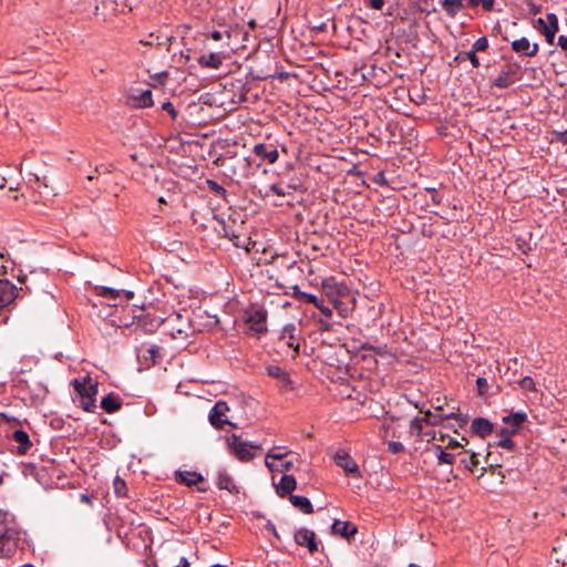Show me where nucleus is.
I'll use <instances>...</instances> for the list:
<instances>
[{"mask_svg":"<svg viewBox=\"0 0 567 567\" xmlns=\"http://www.w3.org/2000/svg\"><path fill=\"white\" fill-rule=\"evenodd\" d=\"M20 532L9 519V515L0 511V557H11L19 545Z\"/></svg>","mask_w":567,"mask_h":567,"instance_id":"nucleus-1","label":"nucleus"},{"mask_svg":"<svg viewBox=\"0 0 567 567\" xmlns=\"http://www.w3.org/2000/svg\"><path fill=\"white\" fill-rule=\"evenodd\" d=\"M71 384L79 395L80 406L86 412H93L96 408L97 382L86 375L73 379Z\"/></svg>","mask_w":567,"mask_h":567,"instance_id":"nucleus-2","label":"nucleus"},{"mask_svg":"<svg viewBox=\"0 0 567 567\" xmlns=\"http://www.w3.org/2000/svg\"><path fill=\"white\" fill-rule=\"evenodd\" d=\"M227 445L230 453L240 462H249L255 458L252 450H260L261 446L252 442L243 441L237 434H231L227 439Z\"/></svg>","mask_w":567,"mask_h":567,"instance_id":"nucleus-3","label":"nucleus"},{"mask_svg":"<svg viewBox=\"0 0 567 567\" xmlns=\"http://www.w3.org/2000/svg\"><path fill=\"white\" fill-rule=\"evenodd\" d=\"M228 411L229 408L225 401H217L209 412L210 424L218 430H221L226 424L236 427V424L226 416Z\"/></svg>","mask_w":567,"mask_h":567,"instance_id":"nucleus-4","label":"nucleus"},{"mask_svg":"<svg viewBox=\"0 0 567 567\" xmlns=\"http://www.w3.org/2000/svg\"><path fill=\"white\" fill-rule=\"evenodd\" d=\"M267 311L261 308H252L247 311L246 322L249 328L257 333L267 331L266 327Z\"/></svg>","mask_w":567,"mask_h":567,"instance_id":"nucleus-5","label":"nucleus"},{"mask_svg":"<svg viewBox=\"0 0 567 567\" xmlns=\"http://www.w3.org/2000/svg\"><path fill=\"white\" fill-rule=\"evenodd\" d=\"M293 539L299 546L306 547L310 554L318 551V542L315 532L301 527L295 532Z\"/></svg>","mask_w":567,"mask_h":567,"instance_id":"nucleus-6","label":"nucleus"},{"mask_svg":"<svg viewBox=\"0 0 567 567\" xmlns=\"http://www.w3.org/2000/svg\"><path fill=\"white\" fill-rule=\"evenodd\" d=\"M334 463L341 467L347 475L361 477V472L357 462L346 452H338L334 455Z\"/></svg>","mask_w":567,"mask_h":567,"instance_id":"nucleus-7","label":"nucleus"},{"mask_svg":"<svg viewBox=\"0 0 567 567\" xmlns=\"http://www.w3.org/2000/svg\"><path fill=\"white\" fill-rule=\"evenodd\" d=\"M18 296V288L11 281L0 279V310L13 302Z\"/></svg>","mask_w":567,"mask_h":567,"instance_id":"nucleus-8","label":"nucleus"},{"mask_svg":"<svg viewBox=\"0 0 567 567\" xmlns=\"http://www.w3.org/2000/svg\"><path fill=\"white\" fill-rule=\"evenodd\" d=\"M511 48L515 53L524 56H535L539 51L538 43H532L525 37L512 41Z\"/></svg>","mask_w":567,"mask_h":567,"instance_id":"nucleus-9","label":"nucleus"},{"mask_svg":"<svg viewBox=\"0 0 567 567\" xmlns=\"http://www.w3.org/2000/svg\"><path fill=\"white\" fill-rule=\"evenodd\" d=\"M296 332V326L293 323H288L282 328L281 334L279 337V342L290 348L293 351V353L299 352L300 346L299 338L297 337Z\"/></svg>","mask_w":567,"mask_h":567,"instance_id":"nucleus-10","label":"nucleus"},{"mask_svg":"<svg viewBox=\"0 0 567 567\" xmlns=\"http://www.w3.org/2000/svg\"><path fill=\"white\" fill-rule=\"evenodd\" d=\"M254 154L270 164H274L278 161L279 153L272 145H266L264 143H258L254 146Z\"/></svg>","mask_w":567,"mask_h":567,"instance_id":"nucleus-11","label":"nucleus"},{"mask_svg":"<svg viewBox=\"0 0 567 567\" xmlns=\"http://www.w3.org/2000/svg\"><path fill=\"white\" fill-rule=\"evenodd\" d=\"M297 487V481L295 476L284 474L280 481L276 484V493L279 497L284 498L290 496V493Z\"/></svg>","mask_w":567,"mask_h":567,"instance_id":"nucleus-12","label":"nucleus"},{"mask_svg":"<svg viewBox=\"0 0 567 567\" xmlns=\"http://www.w3.org/2000/svg\"><path fill=\"white\" fill-rule=\"evenodd\" d=\"M291 452L286 450V447L282 446H275L271 450L268 451L265 457V465L269 471H274L275 468V462L274 461H282L287 458L288 455H290Z\"/></svg>","mask_w":567,"mask_h":567,"instance_id":"nucleus-13","label":"nucleus"},{"mask_svg":"<svg viewBox=\"0 0 567 567\" xmlns=\"http://www.w3.org/2000/svg\"><path fill=\"white\" fill-rule=\"evenodd\" d=\"M267 373L269 377L277 379L284 390H290L292 388L289 374L279 365L267 367Z\"/></svg>","mask_w":567,"mask_h":567,"instance_id":"nucleus-14","label":"nucleus"},{"mask_svg":"<svg viewBox=\"0 0 567 567\" xmlns=\"http://www.w3.org/2000/svg\"><path fill=\"white\" fill-rule=\"evenodd\" d=\"M471 430L480 437H486L493 432V424L485 417H475L472 421Z\"/></svg>","mask_w":567,"mask_h":567,"instance_id":"nucleus-15","label":"nucleus"},{"mask_svg":"<svg viewBox=\"0 0 567 567\" xmlns=\"http://www.w3.org/2000/svg\"><path fill=\"white\" fill-rule=\"evenodd\" d=\"M95 290L99 296L106 298V299H111V300H116L122 295H125L126 300H130L133 298L132 291L113 289V288L105 287V286H97V287H95Z\"/></svg>","mask_w":567,"mask_h":567,"instance_id":"nucleus-16","label":"nucleus"},{"mask_svg":"<svg viewBox=\"0 0 567 567\" xmlns=\"http://www.w3.org/2000/svg\"><path fill=\"white\" fill-rule=\"evenodd\" d=\"M216 484L220 489H227L229 493H238V487L226 470H219L217 472Z\"/></svg>","mask_w":567,"mask_h":567,"instance_id":"nucleus-17","label":"nucleus"},{"mask_svg":"<svg viewBox=\"0 0 567 567\" xmlns=\"http://www.w3.org/2000/svg\"><path fill=\"white\" fill-rule=\"evenodd\" d=\"M12 439L16 443H18V452L20 454H25L28 450L31 447L32 443L30 442L29 435L23 430H16L12 433Z\"/></svg>","mask_w":567,"mask_h":567,"instance_id":"nucleus-18","label":"nucleus"},{"mask_svg":"<svg viewBox=\"0 0 567 567\" xmlns=\"http://www.w3.org/2000/svg\"><path fill=\"white\" fill-rule=\"evenodd\" d=\"M289 501L295 508L299 509L303 514H311L313 512V506L308 497L290 495Z\"/></svg>","mask_w":567,"mask_h":567,"instance_id":"nucleus-19","label":"nucleus"},{"mask_svg":"<svg viewBox=\"0 0 567 567\" xmlns=\"http://www.w3.org/2000/svg\"><path fill=\"white\" fill-rule=\"evenodd\" d=\"M121 406H122L121 399L113 393H109L101 401V408L107 413H114V412L118 411L121 409Z\"/></svg>","mask_w":567,"mask_h":567,"instance_id":"nucleus-20","label":"nucleus"},{"mask_svg":"<svg viewBox=\"0 0 567 567\" xmlns=\"http://www.w3.org/2000/svg\"><path fill=\"white\" fill-rule=\"evenodd\" d=\"M332 532L337 535L349 538L357 533V528L349 522L336 520L332 524Z\"/></svg>","mask_w":567,"mask_h":567,"instance_id":"nucleus-21","label":"nucleus"},{"mask_svg":"<svg viewBox=\"0 0 567 567\" xmlns=\"http://www.w3.org/2000/svg\"><path fill=\"white\" fill-rule=\"evenodd\" d=\"M177 480L186 486H193L202 482L204 477L197 472L179 471L177 472Z\"/></svg>","mask_w":567,"mask_h":567,"instance_id":"nucleus-22","label":"nucleus"},{"mask_svg":"<svg viewBox=\"0 0 567 567\" xmlns=\"http://www.w3.org/2000/svg\"><path fill=\"white\" fill-rule=\"evenodd\" d=\"M514 71L512 68H506L501 72V74L494 80V86L498 89H506L513 84V76Z\"/></svg>","mask_w":567,"mask_h":567,"instance_id":"nucleus-23","label":"nucleus"},{"mask_svg":"<svg viewBox=\"0 0 567 567\" xmlns=\"http://www.w3.org/2000/svg\"><path fill=\"white\" fill-rule=\"evenodd\" d=\"M198 63L206 68L218 69L223 63V59L218 53H208L202 55L198 59Z\"/></svg>","mask_w":567,"mask_h":567,"instance_id":"nucleus-24","label":"nucleus"},{"mask_svg":"<svg viewBox=\"0 0 567 567\" xmlns=\"http://www.w3.org/2000/svg\"><path fill=\"white\" fill-rule=\"evenodd\" d=\"M56 308V300L54 296L48 291H42L39 296V305L37 309L40 310H52Z\"/></svg>","mask_w":567,"mask_h":567,"instance_id":"nucleus-25","label":"nucleus"},{"mask_svg":"<svg viewBox=\"0 0 567 567\" xmlns=\"http://www.w3.org/2000/svg\"><path fill=\"white\" fill-rule=\"evenodd\" d=\"M554 22H555V24H558L557 16L555 13H547L546 19L538 18L535 21L534 27L543 34V33L547 32V30L550 29V27L553 25Z\"/></svg>","mask_w":567,"mask_h":567,"instance_id":"nucleus-26","label":"nucleus"},{"mask_svg":"<svg viewBox=\"0 0 567 567\" xmlns=\"http://www.w3.org/2000/svg\"><path fill=\"white\" fill-rule=\"evenodd\" d=\"M527 414L523 411L511 413L503 417V422L513 429L518 430V427L526 421Z\"/></svg>","mask_w":567,"mask_h":567,"instance_id":"nucleus-27","label":"nucleus"},{"mask_svg":"<svg viewBox=\"0 0 567 567\" xmlns=\"http://www.w3.org/2000/svg\"><path fill=\"white\" fill-rule=\"evenodd\" d=\"M441 4L445 12L452 18L464 9L463 0H441Z\"/></svg>","mask_w":567,"mask_h":567,"instance_id":"nucleus-28","label":"nucleus"},{"mask_svg":"<svg viewBox=\"0 0 567 567\" xmlns=\"http://www.w3.org/2000/svg\"><path fill=\"white\" fill-rule=\"evenodd\" d=\"M464 454H465V456L461 460V463L467 470H470L471 472H474L480 465V460H478L480 453L465 451Z\"/></svg>","mask_w":567,"mask_h":567,"instance_id":"nucleus-29","label":"nucleus"},{"mask_svg":"<svg viewBox=\"0 0 567 567\" xmlns=\"http://www.w3.org/2000/svg\"><path fill=\"white\" fill-rule=\"evenodd\" d=\"M113 487L114 492L118 497H123L126 495L127 487L124 480H122L120 476H116L113 481Z\"/></svg>","mask_w":567,"mask_h":567,"instance_id":"nucleus-30","label":"nucleus"},{"mask_svg":"<svg viewBox=\"0 0 567 567\" xmlns=\"http://www.w3.org/2000/svg\"><path fill=\"white\" fill-rule=\"evenodd\" d=\"M435 450L437 452L436 456L439 458L440 464H453V462H454L453 454L444 452L440 445H435Z\"/></svg>","mask_w":567,"mask_h":567,"instance_id":"nucleus-31","label":"nucleus"},{"mask_svg":"<svg viewBox=\"0 0 567 567\" xmlns=\"http://www.w3.org/2000/svg\"><path fill=\"white\" fill-rule=\"evenodd\" d=\"M426 420V417H414L410 424V432L412 435L421 436L422 435V423Z\"/></svg>","mask_w":567,"mask_h":567,"instance_id":"nucleus-32","label":"nucleus"},{"mask_svg":"<svg viewBox=\"0 0 567 567\" xmlns=\"http://www.w3.org/2000/svg\"><path fill=\"white\" fill-rule=\"evenodd\" d=\"M153 105L152 91L145 90L141 93L138 97V106L148 107Z\"/></svg>","mask_w":567,"mask_h":567,"instance_id":"nucleus-33","label":"nucleus"},{"mask_svg":"<svg viewBox=\"0 0 567 567\" xmlns=\"http://www.w3.org/2000/svg\"><path fill=\"white\" fill-rule=\"evenodd\" d=\"M518 385L520 389L525 391H536V384L530 377H524L518 381Z\"/></svg>","mask_w":567,"mask_h":567,"instance_id":"nucleus-34","label":"nucleus"},{"mask_svg":"<svg viewBox=\"0 0 567 567\" xmlns=\"http://www.w3.org/2000/svg\"><path fill=\"white\" fill-rule=\"evenodd\" d=\"M279 463H275V468L272 472H286L290 471L293 467V461L292 460H282L278 461Z\"/></svg>","mask_w":567,"mask_h":567,"instance_id":"nucleus-35","label":"nucleus"},{"mask_svg":"<svg viewBox=\"0 0 567 567\" xmlns=\"http://www.w3.org/2000/svg\"><path fill=\"white\" fill-rule=\"evenodd\" d=\"M299 298L301 301L311 303L315 307H317V305H319L321 302V300L316 295L308 293V292H299Z\"/></svg>","mask_w":567,"mask_h":567,"instance_id":"nucleus-36","label":"nucleus"},{"mask_svg":"<svg viewBox=\"0 0 567 567\" xmlns=\"http://www.w3.org/2000/svg\"><path fill=\"white\" fill-rule=\"evenodd\" d=\"M558 29H559V25L555 24V22H554L553 25L550 27V29L547 30V32L543 33V35L545 37L546 42L548 44H553L554 43L555 35H556Z\"/></svg>","mask_w":567,"mask_h":567,"instance_id":"nucleus-37","label":"nucleus"},{"mask_svg":"<svg viewBox=\"0 0 567 567\" xmlns=\"http://www.w3.org/2000/svg\"><path fill=\"white\" fill-rule=\"evenodd\" d=\"M207 184H208L209 189L212 192H214L215 194L220 195V196L226 195V189L223 186H220L217 182L208 179Z\"/></svg>","mask_w":567,"mask_h":567,"instance_id":"nucleus-38","label":"nucleus"},{"mask_svg":"<svg viewBox=\"0 0 567 567\" xmlns=\"http://www.w3.org/2000/svg\"><path fill=\"white\" fill-rule=\"evenodd\" d=\"M488 47V41L485 37L478 38L473 44V51H484Z\"/></svg>","mask_w":567,"mask_h":567,"instance_id":"nucleus-39","label":"nucleus"},{"mask_svg":"<svg viewBox=\"0 0 567 567\" xmlns=\"http://www.w3.org/2000/svg\"><path fill=\"white\" fill-rule=\"evenodd\" d=\"M388 450L392 454H398L404 450V446L401 442L391 441L388 443Z\"/></svg>","mask_w":567,"mask_h":567,"instance_id":"nucleus-40","label":"nucleus"},{"mask_svg":"<svg viewBox=\"0 0 567 567\" xmlns=\"http://www.w3.org/2000/svg\"><path fill=\"white\" fill-rule=\"evenodd\" d=\"M476 385L480 394H485L488 390V383L485 378H477Z\"/></svg>","mask_w":567,"mask_h":567,"instance_id":"nucleus-41","label":"nucleus"},{"mask_svg":"<svg viewBox=\"0 0 567 567\" xmlns=\"http://www.w3.org/2000/svg\"><path fill=\"white\" fill-rule=\"evenodd\" d=\"M516 432H517V431H516V429H513L512 426H509V425H508L507 427H502V429L498 431L497 435H498L499 437H509V439H512V436H513Z\"/></svg>","mask_w":567,"mask_h":567,"instance_id":"nucleus-42","label":"nucleus"},{"mask_svg":"<svg viewBox=\"0 0 567 567\" xmlns=\"http://www.w3.org/2000/svg\"><path fill=\"white\" fill-rule=\"evenodd\" d=\"M112 169H113V165H111V164H100L99 166L95 167L94 173L97 175L109 174L112 172Z\"/></svg>","mask_w":567,"mask_h":567,"instance_id":"nucleus-43","label":"nucleus"},{"mask_svg":"<svg viewBox=\"0 0 567 567\" xmlns=\"http://www.w3.org/2000/svg\"><path fill=\"white\" fill-rule=\"evenodd\" d=\"M497 444H498V446H501L503 449H507V450H512L515 445L513 440L509 437H499V441Z\"/></svg>","mask_w":567,"mask_h":567,"instance_id":"nucleus-44","label":"nucleus"},{"mask_svg":"<svg viewBox=\"0 0 567 567\" xmlns=\"http://www.w3.org/2000/svg\"><path fill=\"white\" fill-rule=\"evenodd\" d=\"M465 56L471 61L473 68L480 66V59L477 58L475 51L471 50V51L466 52Z\"/></svg>","mask_w":567,"mask_h":567,"instance_id":"nucleus-45","label":"nucleus"},{"mask_svg":"<svg viewBox=\"0 0 567 567\" xmlns=\"http://www.w3.org/2000/svg\"><path fill=\"white\" fill-rule=\"evenodd\" d=\"M269 190H270L272 194H275V195H277V196H280V197H284V196H286V195L288 194V193H287V192H285V190H284V188H282L280 185H278V184H272V185H270Z\"/></svg>","mask_w":567,"mask_h":567,"instance_id":"nucleus-46","label":"nucleus"},{"mask_svg":"<svg viewBox=\"0 0 567 567\" xmlns=\"http://www.w3.org/2000/svg\"><path fill=\"white\" fill-rule=\"evenodd\" d=\"M316 308L319 309L321 311V313L324 315L327 318L332 317V310L330 308L326 307L322 301L319 305H317Z\"/></svg>","mask_w":567,"mask_h":567,"instance_id":"nucleus-47","label":"nucleus"},{"mask_svg":"<svg viewBox=\"0 0 567 567\" xmlns=\"http://www.w3.org/2000/svg\"><path fill=\"white\" fill-rule=\"evenodd\" d=\"M555 134L558 142L567 144V128L563 131H555Z\"/></svg>","mask_w":567,"mask_h":567,"instance_id":"nucleus-48","label":"nucleus"},{"mask_svg":"<svg viewBox=\"0 0 567 567\" xmlns=\"http://www.w3.org/2000/svg\"><path fill=\"white\" fill-rule=\"evenodd\" d=\"M162 109L167 111L173 117H176L175 107L173 106V104L171 102L163 103Z\"/></svg>","mask_w":567,"mask_h":567,"instance_id":"nucleus-49","label":"nucleus"},{"mask_svg":"<svg viewBox=\"0 0 567 567\" xmlns=\"http://www.w3.org/2000/svg\"><path fill=\"white\" fill-rule=\"evenodd\" d=\"M369 4L374 10H381L384 6V0H370Z\"/></svg>","mask_w":567,"mask_h":567,"instance_id":"nucleus-50","label":"nucleus"},{"mask_svg":"<svg viewBox=\"0 0 567 567\" xmlns=\"http://www.w3.org/2000/svg\"><path fill=\"white\" fill-rule=\"evenodd\" d=\"M495 0H482V8L485 11H492L494 9Z\"/></svg>","mask_w":567,"mask_h":567,"instance_id":"nucleus-51","label":"nucleus"},{"mask_svg":"<svg viewBox=\"0 0 567 567\" xmlns=\"http://www.w3.org/2000/svg\"><path fill=\"white\" fill-rule=\"evenodd\" d=\"M320 329L322 331H330L332 329V324L326 320H319Z\"/></svg>","mask_w":567,"mask_h":567,"instance_id":"nucleus-52","label":"nucleus"},{"mask_svg":"<svg viewBox=\"0 0 567 567\" xmlns=\"http://www.w3.org/2000/svg\"><path fill=\"white\" fill-rule=\"evenodd\" d=\"M558 45H559L563 50L567 51V35H560V37L558 38Z\"/></svg>","mask_w":567,"mask_h":567,"instance_id":"nucleus-53","label":"nucleus"},{"mask_svg":"<svg viewBox=\"0 0 567 567\" xmlns=\"http://www.w3.org/2000/svg\"><path fill=\"white\" fill-rule=\"evenodd\" d=\"M210 38L215 41H219L223 38V33L220 31L215 30L210 32Z\"/></svg>","mask_w":567,"mask_h":567,"instance_id":"nucleus-54","label":"nucleus"},{"mask_svg":"<svg viewBox=\"0 0 567 567\" xmlns=\"http://www.w3.org/2000/svg\"><path fill=\"white\" fill-rule=\"evenodd\" d=\"M175 567H189V561L186 557H181L178 564Z\"/></svg>","mask_w":567,"mask_h":567,"instance_id":"nucleus-55","label":"nucleus"},{"mask_svg":"<svg viewBox=\"0 0 567 567\" xmlns=\"http://www.w3.org/2000/svg\"><path fill=\"white\" fill-rule=\"evenodd\" d=\"M158 38H153V34L150 35V39L148 40H142L141 42L146 44V45H154V44H158V42H155V40H157Z\"/></svg>","mask_w":567,"mask_h":567,"instance_id":"nucleus-56","label":"nucleus"},{"mask_svg":"<svg viewBox=\"0 0 567 567\" xmlns=\"http://www.w3.org/2000/svg\"><path fill=\"white\" fill-rule=\"evenodd\" d=\"M481 3H482V0H467V4H468L471 8H476V7H478Z\"/></svg>","mask_w":567,"mask_h":567,"instance_id":"nucleus-57","label":"nucleus"},{"mask_svg":"<svg viewBox=\"0 0 567 567\" xmlns=\"http://www.w3.org/2000/svg\"><path fill=\"white\" fill-rule=\"evenodd\" d=\"M530 11L536 14L540 11L539 7H536L534 3H530Z\"/></svg>","mask_w":567,"mask_h":567,"instance_id":"nucleus-58","label":"nucleus"},{"mask_svg":"<svg viewBox=\"0 0 567 567\" xmlns=\"http://www.w3.org/2000/svg\"><path fill=\"white\" fill-rule=\"evenodd\" d=\"M453 416H454V413H450V414H444V415L442 414V415H440L439 417H440L441 420H443V419H451V417H453Z\"/></svg>","mask_w":567,"mask_h":567,"instance_id":"nucleus-59","label":"nucleus"},{"mask_svg":"<svg viewBox=\"0 0 567 567\" xmlns=\"http://www.w3.org/2000/svg\"><path fill=\"white\" fill-rule=\"evenodd\" d=\"M235 246H236V247H239V248H246V249H248V248L245 246V244H244V243H240V241H235Z\"/></svg>","mask_w":567,"mask_h":567,"instance_id":"nucleus-60","label":"nucleus"},{"mask_svg":"<svg viewBox=\"0 0 567 567\" xmlns=\"http://www.w3.org/2000/svg\"><path fill=\"white\" fill-rule=\"evenodd\" d=\"M248 25L250 29H255L256 28V21L252 19L248 22Z\"/></svg>","mask_w":567,"mask_h":567,"instance_id":"nucleus-61","label":"nucleus"},{"mask_svg":"<svg viewBox=\"0 0 567 567\" xmlns=\"http://www.w3.org/2000/svg\"><path fill=\"white\" fill-rule=\"evenodd\" d=\"M6 178L0 176V188L4 187Z\"/></svg>","mask_w":567,"mask_h":567,"instance_id":"nucleus-62","label":"nucleus"},{"mask_svg":"<svg viewBox=\"0 0 567 567\" xmlns=\"http://www.w3.org/2000/svg\"><path fill=\"white\" fill-rule=\"evenodd\" d=\"M270 529L276 537H279L274 525L270 526Z\"/></svg>","mask_w":567,"mask_h":567,"instance_id":"nucleus-63","label":"nucleus"},{"mask_svg":"<svg viewBox=\"0 0 567 567\" xmlns=\"http://www.w3.org/2000/svg\"><path fill=\"white\" fill-rule=\"evenodd\" d=\"M210 567H226L225 565H220V564H216V565H213Z\"/></svg>","mask_w":567,"mask_h":567,"instance_id":"nucleus-64","label":"nucleus"}]
</instances>
